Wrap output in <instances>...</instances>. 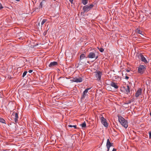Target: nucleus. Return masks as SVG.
Listing matches in <instances>:
<instances>
[{"label":"nucleus","instance_id":"a211bd4d","mask_svg":"<svg viewBox=\"0 0 151 151\" xmlns=\"http://www.w3.org/2000/svg\"><path fill=\"white\" fill-rule=\"evenodd\" d=\"M85 57V55L84 54H82L80 56V60H81Z\"/></svg>","mask_w":151,"mask_h":151},{"label":"nucleus","instance_id":"f257e3e1","mask_svg":"<svg viewBox=\"0 0 151 151\" xmlns=\"http://www.w3.org/2000/svg\"><path fill=\"white\" fill-rule=\"evenodd\" d=\"M119 121L121 124L125 128H127L128 126L127 122L122 117H119Z\"/></svg>","mask_w":151,"mask_h":151},{"label":"nucleus","instance_id":"ddd939ff","mask_svg":"<svg viewBox=\"0 0 151 151\" xmlns=\"http://www.w3.org/2000/svg\"><path fill=\"white\" fill-rule=\"evenodd\" d=\"M58 65V63L57 62L54 61L51 62L49 64V66L50 67H52L56 65Z\"/></svg>","mask_w":151,"mask_h":151},{"label":"nucleus","instance_id":"2f4dec72","mask_svg":"<svg viewBox=\"0 0 151 151\" xmlns=\"http://www.w3.org/2000/svg\"><path fill=\"white\" fill-rule=\"evenodd\" d=\"M70 0V2L71 3H73V0Z\"/></svg>","mask_w":151,"mask_h":151},{"label":"nucleus","instance_id":"4468645a","mask_svg":"<svg viewBox=\"0 0 151 151\" xmlns=\"http://www.w3.org/2000/svg\"><path fill=\"white\" fill-rule=\"evenodd\" d=\"M117 83H116L112 82L110 83V85L114 87L115 89H117L118 88V86L117 85Z\"/></svg>","mask_w":151,"mask_h":151},{"label":"nucleus","instance_id":"393cba45","mask_svg":"<svg viewBox=\"0 0 151 151\" xmlns=\"http://www.w3.org/2000/svg\"><path fill=\"white\" fill-rule=\"evenodd\" d=\"M27 73V71H24L22 77H24L25 76V75H26Z\"/></svg>","mask_w":151,"mask_h":151},{"label":"nucleus","instance_id":"473e14b6","mask_svg":"<svg viewBox=\"0 0 151 151\" xmlns=\"http://www.w3.org/2000/svg\"><path fill=\"white\" fill-rule=\"evenodd\" d=\"M116 149H115L114 148L112 150V151H116Z\"/></svg>","mask_w":151,"mask_h":151},{"label":"nucleus","instance_id":"f03ea898","mask_svg":"<svg viewBox=\"0 0 151 151\" xmlns=\"http://www.w3.org/2000/svg\"><path fill=\"white\" fill-rule=\"evenodd\" d=\"M94 6L93 4L87 5L83 7V10L84 12H87L90 10Z\"/></svg>","mask_w":151,"mask_h":151},{"label":"nucleus","instance_id":"aec40b11","mask_svg":"<svg viewBox=\"0 0 151 151\" xmlns=\"http://www.w3.org/2000/svg\"><path fill=\"white\" fill-rule=\"evenodd\" d=\"M5 122V120L3 119L0 117V122L2 123L6 124Z\"/></svg>","mask_w":151,"mask_h":151},{"label":"nucleus","instance_id":"c85d7f7f","mask_svg":"<svg viewBox=\"0 0 151 151\" xmlns=\"http://www.w3.org/2000/svg\"><path fill=\"white\" fill-rule=\"evenodd\" d=\"M131 102V100H129V101H127V104H130V103Z\"/></svg>","mask_w":151,"mask_h":151},{"label":"nucleus","instance_id":"412c9836","mask_svg":"<svg viewBox=\"0 0 151 151\" xmlns=\"http://www.w3.org/2000/svg\"><path fill=\"white\" fill-rule=\"evenodd\" d=\"M82 63H83L84 66H85L86 65V63H83L82 62L80 61L79 63L78 64V66L79 67L81 66V65H82Z\"/></svg>","mask_w":151,"mask_h":151},{"label":"nucleus","instance_id":"a878e982","mask_svg":"<svg viewBox=\"0 0 151 151\" xmlns=\"http://www.w3.org/2000/svg\"><path fill=\"white\" fill-rule=\"evenodd\" d=\"M99 49L101 52H103L104 51V49L103 48H99Z\"/></svg>","mask_w":151,"mask_h":151},{"label":"nucleus","instance_id":"f8f14e48","mask_svg":"<svg viewBox=\"0 0 151 151\" xmlns=\"http://www.w3.org/2000/svg\"><path fill=\"white\" fill-rule=\"evenodd\" d=\"M142 91L141 89H139L136 92L135 94V96L136 97H138L142 94Z\"/></svg>","mask_w":151,"mask_h":151},{"label":"nucleus","instance_id":"dca6fc26","mask_svg":"<svg viewBox=\"0 0 151 151\" xmlns=\"http://www.w3.org/2000/svg\"><path fill=\"white\" fill-rule=\"evenodd\" d=\"M45 2V1L44 0H43L40 3V4L39 5V7L42 8V6L44 5V4Z\"/></svg>","mask_w":151,"mask_h":151},{"label":"nucleus","instance_id":"f704fd0d","mask_svg":"<svg viewBox=\"0 0 151 151\" xmlns=\"http://www.w3.org/2000/svg\"><path fill=\"white\" fill-rule=\"evenodd\" d=\"M150 115L151 116V113H150Z\"/></svg>","mask_w":151,"mask_h":151},{"label":"nucleus","instance_id":"6ab92c4d","mask_svg":"<svg viewBox=\"0 0 151 151\" xmlns=\"http://www.w3.org/2000/svg\"><path fill=\"white\" fill-rule=\"evenodd\" d=\"M88 0H82V3L84 5H86L88 3Z\"/></svg>","mask_w":151,"mask_h":151},{"label":"nucleus","instance_id":"4be33fe9","mask_svg":"<svg viewBox=\"0 0 151 151\" xmlns=\"http://www.w3.org/2000/svg\"><path fill=\"white\" fill-rule=\"evenodd\" d=\"M80 125L83 128L85 127H86V123L85 122H84L83 123L81 124Z\"/></svg>","mask_w":151,"mask_h":151},{"label":"nucleus","instance_id":"6e6552de","mask_svg":"<svg viewBox=\"0 0 151 151\" xmlns=\"http://www.w3.org/2000/svg\"><path fill=\"white\" fill-rule=\"evenodd\" d=\"M70 80L72 82H74L76 83H80L82 81L83 79L81 77H79L78 78H73L72 79H71Z\"/></svg>","mask_w":151,"mask_h":151},{"label":"nucleus","instance_id":"c756f323","mask_svg":"<svg viewBox=\"0 0 151 151\" xmlns=\"http://www.w3.org/2000/svg\"><path fill=\"white\" fill-rule=\"evenodd\" d=\"M32 71H33V70H29L28 72L29 73H32Z\"/></svg>","mask_w":151,"mask_h":151},{"label":"nucleus","instance_id":"b1692460","mask_svg":"<svg viewBox=\"0 0 151 151\" xmlns=\"http://www.w3.org/2000/svg\"><path fill=\"white\" fill-rule=\"evenodd\" d=\"M137 33L143 35L142 34V32L141 30H138L137 31Z\"/></svg>","mask_w":151,"mask_h":151},{"label":"nucleus","instance_id":"423d86ee","mask_svg":"<svg viewBox=\"0 0 151 151\" xmlns=\"http://www.w3.org/2000/svg\"><path fill=\"white\" fill-rule=\"evenodd\" d=\"M100 119L101 123L105 127H107L108 125L107 123L106 122V119L104 118L102 116H101L100 117Z\"/></svg>","mask_w":151,"mask_h":151},{"label":"nucleus","instance_id":"2eb2a0df","mask_svg":"<svg viewBox=\"0 0 151 151\" xmlns=\"http://www.w3.org/2000/svg\"><path fill=\"white\" fill-rule=\"evenodd\" d=\"M14 114L15 118L14 119V120L15 122L16 123L18 121V114L17 113H14Z\"/></svg>","mask_w":151,"mask_h":151},{"label":"nucleus","instance_id":"72a5a7b5","mask_svg":"<svg viewBox=\"0 0 151 151\" xmlns=\"http://www.w3.org/2000/svg\"><path fill=\"white\" fill-rule=\"evenodd\" d=\"M127 71L128 72H129V70H127Z\"/></svg>","mask_w":151,"mask_h":151},{"label":"nucleus","instance_id":"7ed1b4c3","mask_svg":"<svg viewBox=\"0 0 151 151\" xmlns=\"http://www.w3.org/2000/svg\"><path fill=\"white\" fill-rule=\"evenodd\" d=\"M91 89V88H89L86 89L82 93L81 97V99H84L86 97L88 94H89L88 91Z\"/></svg>","mask_w":151,"mask_h":151},{"label":"nucleus","instance_id":"1a4fd4ad","mask_svg":"<svg viewBox=\"0 0 151 151\" xmlns=\"http://www.w3.org/2000/svg\"><path fill=\"white\" fill-rule=\"evenodd\" d=\"M112 143H111L110 142L109 139H108L106 142V147L107 148V151H109L110 147L112 146Z\"/></svg>","mask_w":151,"mask_h":151},{"label":"nucleus","instance_id":"20e7f679","mask_svg":"<svg viewBox=\"0 0 151 151\" xmlns=\"http://www.w3.org/2000/svg\"><path fill=\"white\" fill-rule=\"evenodd\" d=\"M98 56L96 55L95 53L93 52H90L88 55L87 57L89 58H95V60L97 59L98 58Z\"/></svg>","mask_w":151,"mask_h":151},{"label":"nucleus","instance_id":"9d476101","mask_svg":"<svg viewBox=\"0 0 151 151\" xmlns=\"http://www.w3.org/2000/svg\"><path fill=\"white\" fill-rule=\"evenodd\" d=\"M123 88L125 93L128 94L130 92V88L129 86H127L126 87H124Z\"/></svg>","mask_w":151,"mask_h":151},{"label":"nucleus","instance_id":"9b49d317","mask_svg":"<svg viewBox=\"0 0 151 151\" xmlns=\"http://www.w3.org/2000/svg\"><path fill=\"white\" fill-rule=\"evenodd\" d=\"M139 58L140 60L144 62L145 63H148L147 60L145 58L144 56L142 54H140L139 55Z\"/></svg>","mask_w":151,"mask_h":151},{"label":"nucleus","instance_id":"7c9ffc66","mask_svg":"<svg viewBox=\"0 0 151 151\" xmlns=\"http://www.w3.org/2000/svg\"><path fill=\"white\" fill-rule=\"evenodd\" d=\"M129 77L128 76H125V79H129Z\"/></svg>","mask_w":151,"mask_h":151},{"label":"nucleus","instance_id":"39448f33","mask_svg":"<svg viewBox=\"0 0 151 151\" xmlns=\"http://www.w3.org/2000/svg\"><path fill=\"white\" fill-rule=\"evenodd\" d=\"M145 69V67L144 65H140L138 67V72L141 74H142Z\"/></svg>","mask_w":151,"mask_h":151},{"label":"nucleus","instance_id":"c9c22d12","mask_svg":"<svg viewBox=\"0 0 151 151\" xmlns=\"http://www.w3.org/2000/svg\"><path fill=\"white\" fill-rule=\"evenodd\" d=\"M87 63H89V61H88V62H87Z\"/></svg>","mask_w":151,"mask_h":151},{"label":"nucleus","instance_id":"cd10ccee","mask_svg":"<svg viewBox=\"0 0 151 151\" xmlns=\"http://www.w3.org/2000/svg\"><path fill=\"white\" fill-rule=\"evenodd\" d=\"M149 138L151 139V132H149Z\"/></svg>","mask_w":151,"mask_h":151},{"label":"nucleus","instance_id":"5701e85b","mask_svg":"<svg viewBox=\"0 0 151 151\" xmlns=\"http://www.w3.org/2000/svg\"><path fill=\"white\" fill-rule=\"evenodd\" d=\"M68 127H74L75 128V129L77 128L76 127V125H68Z\"/></svg>","mask_w":151,"mask_h":151},{"label":"nucleus","instance_id":"bb28decb","mask_svg":"<svg viewBox=\"0 0 151 151\" xmlns=\"http://www.w3.org/2000/svg\"><path fill=\"white\" fill-rule=\"evenodd\" d=\"M3 8V7L2 6V4L1 3H0V9H1Z\"/></svg>","mask_w":151,"mask_h":151},{"label":"nucleus","instance_id":"f3484780","mask_svg":"<svg viewBox=\"0 0 151 151\" xmlns=\"http://www.w3.org/2000/svg\"><path fill=\"white\" fill-rule=\"evenodd\" d=\"M47 21L46 19H43L41 23V27Z\"/></svg>","mask_w":151,"mask_h":151},{"label":"nucleus","instance_id":"0eeeda50","mask_svg":"<svg viewBox=\"0 0 151 151\" xmlns=\"http://www.w3.org/2000/svg\"><path fill=\"white\" fill-rule=\"evenodd\" d=\"M95 75L96 80L100 81L101 79L102 73L101 72L98 71L95 72Z\"/></svg>","mask_w":151,"mask_h":151}]
</instances>
